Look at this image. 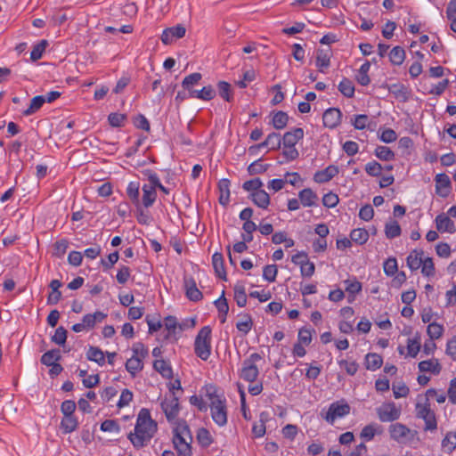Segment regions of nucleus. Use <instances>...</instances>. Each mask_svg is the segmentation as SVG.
<instances>
[{
	"instance_id": "nucleus-40",
	"label": "nucleus",
	"mask_w": 456,
	"mask_h": 456,
	"mask_svg": "<svg viewBox=\"0 0 456 456\" xmlns=\"http://www.w3.org/2000/svg\"><path fill=\"white\" fill-rule=\"evenodd\" d=\"M234 299L240 307L246 305L247 295L243 285L236 284L234 286Z\"/></svg>"
},
{
	"instance_id": "nucleus-48",
	"label": "nucleus",
	"mask_w": 456,
	"mask_h": 456,
	"mask_svg": "<svg viewBox=\"0 0 456 456\" xmlns=\"http://www.w3.org/2000/svg\"><path fill=\"white\" fill-rule=\"evenodd\" d=\"M376 156L381 160H392L395 158V153L386 146H379L375 151Z\"/></svg>"
},
{
	"instance_id": "nucleus-9",
	"label": "nucleus",
	"mask_w": 456,
	"mask_h": 456,
	"mask_svg": "<svg viewBox=\"0 0 456 456\" xmlns=\"http://www.w3.org/2000/svg\"><path fill=\"white\" fill-rule=\"evenodd\" d=\"M161 408L168 420L174 419L179 411L178 398L173 395L171 399H165L161 403Z\"/></svg>"
},
{
	"instance_id": "nucleus-5",
	"label": "nucleus",
	"mask_w": 456,
	"mask_h": 456,
	"mask_svg": "<svg viewBox=\"0 0 456 456\" xmlns=\"http://www.w3.org/2000/svg\"><path fill=\"white\" fill-rule=\"evenodd\" d=\"M378 417L382 422H392L397 420L401 416V409L394 403H383L376 410Z\"/></svg>"
},
{
	"instance_id": "nucleus-4",
	"label": "nucleus",
	"mask_w": 456,
	"mask_h": 456,
	"mask_svg": "<svg viewBox=\"0 0 456 456\" xmlns=\"http://www.w3.org/2000/svg\"><path fill=\"white\" fill-rule=\"evenodd\" d=\"M259 360H261V356L257 353L252 354L248 359L244 360L240 378L248 382H254L259 374L258 368L256 365V362Z\"/></svg>"
},
{
	"instance_id": "nucleus-39",
	"label": "nucleus",
	"mask_w": 456,
	"mask_h": 456,
	"mask_svg": "<svg viewBox=\"0 0 456 456\" xmlns=\"http://www.w3.org/2000/svg\"><path fill=\"white\" fill-rule=\"evenodd\" d=\"M350 239L352 241L362 245L368 240L369 233L362 228L354 229L350 233Z\"/></svg>"
},
{
	"instance_id": "nucleus-63",
	"label": "nucleus",
	"mask_w": 456,
	"mask_h": 456,
	"mask_svg": "<svg viewBox=\"0 0 456 456\" xmlns=\"http://www.w3.org/2000/svg\"><path fill=\"white\" fill-rule=\"evenodd\" d=\"M265 144H268L271 150H276L281 147V140L279 134L272 133L265 139Z\"/></svg>"
},
{
	"instance_id": "nucleus-49",
	"label": "nucleus",
	"mask_w": 456,
	"mask_h": 456,
	"mask_svg": "<svg viewBox=\"0 0 456 456\" xmlns=\"http://www.w3.org/2000/svg\"><path fill=\"white\" fill-rule=\"evenodd\" d=\"M432 411L428 398H425L423 402L419 401L416 404V416L420 419Z\"/></svg>"
},
{
	"instance_id": "nucleus-41",
	"label": "nucleus",
	"mask_w": 456,
	"mask_h": 456,
	"mask_svg": "<svg viewBox=\"0 0 456 456\" xmlns=\"http://www.w3.org/2000/svg\"><path fill=\"white\" fill-rule=\"evenodd\" d=\"M201 77L202 76L199 72L190 74L183 78L182 86L190 92V90H193L192 86L198 84Z\"/></svg>"
},
{
	"instance_id": "nucleus-21",
	"label": "nucleus",
	"mask_w": 456,
	"mask_h": 456,
	"mask_svg": "<svg viewBox=\"0 0 456 456\" xmlns=\"http://www.w3.org/2000/svg\"><path fill=\"white\" fill-rule=\"evenodd\" d=\"M62 286V283L59 280H53L49 287L52 289V292L48 295L47 304L48 305H56L61 298V292L59 289Z\"/></svg>"
},
{
	"instance_id": "nucleus-35",
	"label": "nucleus",
	"mask_w": 456,
	"mask_h": 456,
	"mask_svg": "<svg viewBox=\"0 0 456 456\" xmlns=\"http://www.w3.org/2000/svg\"><path fill=\"white\" fill-rule=\"evenodd\" d=\"M382 357L378 354H368L365 357L366 368L375 370L382 365Z\"/></svg>"
},
{
	"instance_id": "nucleus-62",
	"label": "nucleus",
	"mask_w": 456,
	"mask_h": 456,
	"mask_svg": "<svg viewBox=\"0 0 456 456\" xmlns=\"http://www.w3.org/2000/svg\"><path fill=\"white\" fill-rule=\"evenodd\" d=\"M369 118L367 115L361 114L354 116L352 125L355 129L362 130L368 126Z\"/></svg>"
},
{
	"instance_id": "nucleus-33",
	"label": "nucleus",
	"mask_w": 456,
	"mask_h": 456,
	"mask_svg": "<svg viewBox=\"0 0 456 456\" xmlns=\"http://www.w3.org/2000/svg\"><path fill=\"white\" fill-rule=\"evenodd\" d=\"M142 362L137 356H132L126 362V369L129 373H131L132 376H134L136 372L142 369Z\"/></svg>"
},
{
	"instance_id": "nucleus-54",
	"label": "nucleus",
	"mask_w": 456,
	"mask_h": 456,
	"mask_svg": "<svg viewBox=\"0 0 456 456\" xmlns=\"http://www.w3.org/2000/svg\"><path fill=\"white\" fill-rule=\"evenodd\" d=\"M67 339V330L60 326L56 329L54 335L52 337V341L59 346H63Z\"/></svg>"
},
{
	"instance_id": "nucleus-36",
	"label": "nucleus",
	"mask_w": 456,
	"mask_h": 456,
	"mask_svg": "<svg viewBox=\"0 0 456 456\" xmlns=\"http://www.w3.org/2000/svg\"><path fill=\"white\" fill-rule=\"evenodd\" d=\"M267 419V413L262 412L260 419L253 425L252 432L256 437H262L265 434V421Z\"/></svg>"
},
{
	"instance_id": "nucleus-46",
	"label": "nucleus",
	"mask_w": 456,
	"mask_h": 456,
	"mask_svg": "<svg viewBox=\"0 0 456 456\" xmlns=\"http://www.w3.org/2000/svg\"><path fill=\"white\" fill-rule=\"evenodd\" d=\"M427 332L430 337V339H438L443 335L444 328L436 322H432L428 326Z\"/></svg>"
},
{
	"instance_id": "nucleus-44",
	"label": "nucleus",
	"mask_w": 456,
	"mask_h": 456,
	"mask_svg": "<svg viewBox=\"0 0 456 456\" xmlns=\"http://www.w3.org/2000/svg\"><path fill=\"white\" fill-rule=\"evenodd\" d=\"M219 95L227 102L232 99L231 85L225 81H219L217 84Z\"/></svg>"
},
{
	"instance_id": "nucleus-22",
	"label": "nucleus",
	"mask_w": 456,
	"mask_h": 456,
	"mask_svg": "<svg viewBox=\"0 0 456 456\" xmlns=\"http://www.w3.org/2000/svg\"><path fill=\"white\" fill-rule=\"evenodd\" d=\"M218 190L220 192L219 203L227 206L230 201V181L223 178L218 183Z\"/></svg>"
},
{
	"instance_id": "nucleus-28",
	"label": "nucleus",
	"mask_w": 456,
	"mask_h": 456,
	"mask_svg": "<svg viewBox=\"0 0 456 456\" xmlns=\"http://www.w3.org/2000/svg\"><path fill=\"white\" fill-rule=\"evenodd\" d=\"M330 49H318L316 66L320 69V71H323L322 68H328L330 66Z\"/></svg>"
},
{
	"instance_id": "nucleus-26",
	"label": "nucleus",
	"mask_w": 456,
	"mask_h": 456,
	"mask_svg": "<svg viewBox=\"0 0 456 456\" xmlns=\"http://www.w3.org/2000/svg\"><path fill=\"white\" fill-rule=\"evenodd\" d=\"M86 358L89 361L97 362L101 366L105 362L104 353L99 347L94 346H89L86 352Z\"/></svg>"
},
{
	"instance_id": "nucleus-10",
	"label": "nucleus",
	"mask_w": 456,
	"mask_h": 456,
	"mask_svg": "<svg viewBox=\"0 0 456 456\" xmlns=\"http://www.w3.org/2000/svg\"><path fill=\"white\" fill-rule=\"evenodd\" d=\"M341 116L342 114L338 109L330 108L323 113V125L326 127L334 128L340 123Z\"/></svg>"
},
{
	"instance_id": "nucleus-61",
	"label": "nucleus",
	"mask_w": 456,
	"mask_h": 456,
	"mask_svg": "<svg viewBox=\"0 0 456 456\" xmlns=\"http://www.w3.org/2000/svg\"><path fill=\"white\" fill-rule=\"evenodd\" d=\"M383 268L387 275L393 276L397 272L396 259L394 257L388 258L385 261Z\"/></svg>"
},
{
	"instance_id": "nucleus-45",
	"label": "nucleus",
	"mask_w": 456,
	"mask_h": 456,
	"mask_svg": "<svg viewBox=\"0 0 456 456\" xmlns=\"http://www.w3.org/2000/svg\"><path fill=\"white\" fill-rule=\"evenodd\" d=\"M442 446L448 452H452L456 448V432H449L442 441Z\"/></svg>"
},
{
	"instance_id": "nucleus-52",
	"label": "nucleus",
	"mask_w": 456,
	"mask_h": 456,
	"mask_svg": "<svg viewBox=\"0 0 456 456\" xmlns=\"http://www.w3.org/2000/svg\"><path fill=\"white\" fill-rule=\"evenodd\" d=\"M69 247V241L66 239L56 241L53 245L54 250L53 255L56 257H61Z\"/></svg>"
},
{
	"instance_id": "nucleus-31",
	"label": "nucleus",
	"mask_w": 456,
	"mask_h": 456,
	"mask_svg": "<svg viewBox=\"0 0 456 456\" xmlns=\"http://www.w3.org/2000/svg\"><path fill=\"white\" fill-rule=\"evenodd\" d=\"M77 425V420L73 415L64 416L61 422V428L65 434H69L76 430Z\"/></svg>"
},
{
	"instance_id": "nucleus-16",
	"label": "nucleus",
	"mask_w": 456,
	"mask_h": 456,
	"mask_svg": "<svg viewBox=\"0 0 456 456\" xmlns=\"http://www.w3.org/2000/svg\"><path fill=\"white\" fill-rule=\"evenodd\" d=\"M298 197L304 207H313L316 205L318 196L310 188H305L299 191Z\"/></svg>"
},
{
	"instance_id": "nucleus-51",
	"label": "nucleus",
	"mask_w": 456,
	"mask_h": 456,
	"mask_svg": "<svg viewBox=\"0 0 456 456\" xmlns=\"http://www.w3.org/2000/svg\"><path fill=\"white\" fill-rule=\"evenodd\" d=\"M139 183L131 182L127 186V195L136 206H139Z\"/></svg>"
},
{
	"instance_id": "nucleus-32",
	"label": "nucleus",
	"mask_w": 456,
	"mask_h": 456,
	"mask_svg": "<svg viewBox=\"0 0 456 456\" xmlns=\"http://www.w3.org/2000/svg\"><path fill=\"white\" fill-rule=\"evenodd\" d=\"M405 59V52L401 46H395L389 53V60L394 65H401Z\"/></svg>"
},
{
	"instance_id": "nucleus-60",
	"label": "nucleus",
	"mask_w": 456,
	"mask_h": 456,
	"mask_svg": "<svg viewBox=\"0 0 456 456\" xmlns=\"http://www.w3.org/2000/svg\"><path fill=\"white\" fill-rule=\"evenodd\" d=\"M220 314L227 315L229 311V305L224 297V291L223 290L221 297L214 302Z\"/></svg>"
},
{
	"instance_id": "nucleus-42",
	"label": "nucleus",
	"mask_w": 456,
	"mask_h": 456,
	"mask_svg": "<svg viewBox=\"0 0 456 456\" xmlns=\"http://www.w3.org/2000/svg\"><path fill=\"white\" fill-rule=\"evenodd\" d=\"M289 116L283 111H278L273 118V125L276 129H282L287 126Z\"/></svg>"
},
{
	"instance_id": "nucleus-43",
	"label": "nucleus",
	"mask_w": 456,
	"mask_h": 456,
	"mask_svg": "<svg viewBox=\"0 0 456 456\" xmlns=\"http://www.w3.org/2000/svg\"><path fill=\"white\" fill-rule=\"evenodd\" d=\"M48 45L47 40H41L38 44H37L30 53V59L33 61L39 60L42 57L43 53L45 52L46 46Z\"/></svg>"
},
{
	"instance_id": "nucleus-50",
	"label": "nucleus",
	"mask_w": 456,
	"mask_h": 456,
	"mask_svg": "<svg viewBox=\"0 0 456 456\" xmlns=\"http://www.w3.org/2000/svg\"><path fill=\"white\" fill-rule=\"evenodd\" d=\"M174 432L177 433L178 436H183L192 442V436L191 434L189 426L186 424L184 420H180L177 422V425L174 430Z\"/></svg>"
},
{
	"instance_id": "nucleus-38",
	"label": "nucleus",
	"mask_w": 456,
	"mask_h": 456,
	"mask_svg": "<svg viewBox=\"0 0 456 456\" xmlns=\"http://www.w3.org/2000/svg\"><path fill=\"white\" fill-rule=\"evenodd\" d=\"M339 92L346 97L351 98L354 94V86L348 78H344L338 85Z\"/></svg>"
},
{
	"instance_id": "nucleus-1",
	"label": "nucleus",
	"mask_w": 456,
	"mask_h": 456,
	"mask_svg": "<svg viewBox=\"0 0 456 456\" xmlns=\"http://www.w3.org/2000/svg\"><path fill=\"white\" fill-rule=\"evenodd\" d=\"M157 432V423L151 419L149 410L142 409L137 416L134 432L128 436L135 448L145 446Z\"/></svg>"
},
{
	"instance_id": "nucleus-15",
	"label": "nucleus",
	"mask_w": 456,
	"mask_h": 456,
	"mask_svg": "<svg viewBox=\"0 0 456 456\" xmlns=\"http://www.w3.org/2000/svg\"><path fill=\"white\" fill-rule=\"evenodd\" d=\"M216 93L210 85L204 86L201 90H190L191 98H197L203 101H210L215 98Z\"/></svg>"
},
{
	"instance_id": "nucleus-8",
	"label": "nucleus",
	"mask_w": 456,
	"mask_h": 456,
	"mask_svg": "<svg viewBox=\"0 0 456 456\" xmlns=\"http://www.w3.org/2000/svg\"><path fill=\"white\" fill-rule=\"evenodd\" d=\"M350 412V406L347 403L339 404L333 403L330 404L324 419L330 424H333L337 418H342Z\"/></svg>"
},
{
	"instance_id": "nucleus-3",
	"label": "nucleus",
	"mask_w": 456,
	"mask_h": 456,
	"mask_svg": "<svg viewBox=\"0 0 456 456\" xmlns=\"http://www.w3.org/2000/svg\"><path fill=\"white\" fill-rule=\"evenodd\" d=\"M210 335L211 329L205 326L199 331L195 339V354L204 361L210 355Z\"/></svg>"
},
{
	"instance_id": "nucleus-11",
	"label": "nucleus",
	"mask_w": 456,
	"mask_h": 456,
	"mask_svg": "<svg viewBox=\"0 0 456 456\" xmlns=\"http://www.w3.org/2000/svg\"><path fill=\"white\" fill-rule=\"evenodd\" d=\"M436 193L445 198L450 193V185H451V180L449 176L446 174H438L436 175Z\"/></svg>"
},
{
	"instance_id": "nucleus-37",
	"label": "nucleus",
	"mask_w": 456,
	"mask_h": 456,
	"mask_svg": "<svg viewBox=\"0 0 456 456\" xmlns=\"http://www.w3.org/2000/svg\"><path fill=\"white\" fill-rule=\"evenodd\" d=\"M385 233L388 239H394L400 236L401 227L396 221L391 220L386 224Z\"/></svg>"
},
{
	"instance_id": "nucleus-20",
	"label": "nucleus",
	"mask_w": 456,
	"mask_h": 456,
	"mask_svg": "<svg viewBox=\"0 0 456 456\" xmlns=\"http://www.w3.org/2000/svg\"><path fill=\"white\" fill-rule=\"evenodd\" d=\"M419 370L421 372H431L433 374H439L442 367L439 363L438 359H430L426 361H421L419 362Z\"/></svg>"
},
{
	"instance_id": "nucleus-58",
	"label": "nucleus",
	"mask_w": 456,
	"mask_h": 456,
	"mask_svg": "<svg viewBox=\"0 0 456 456\" xmlns=\"http://www.w3.org/2000/svg\"><path fill=\"white\" fill-rule=\"evenodd\" d=\"M344 283L346 286V291L348 292L350 295H354L359 293L362 290V283L355 279L354 281L351 280H346L344 281Z\"/></svg>"
},
{
	"instance_id": "nucleus-30",
	"label": "nucleus",
	"mask_w": 456,
	"mask_h": 456,
	"mask_svg": "<svg viewBox=\"0 0 456 456\" xmlns=\"http://www.w3.org/2000/svg\"><path fill=\"white\" fill-rule=\"evenodd\" d=\"M61 352L59 349H53L45 353L41 357V362L46 366L55 364L61 359Z\"/></svg>"
},
{
	"instance_id": "nucleus-29",
	"label": "nucleus",
	"mask_w": 456,
	"mask_h": 456,
	"mask_svg": "<svg viewBox=\"0 0 456 456\" xmlns=\"http://www.w3.org/2000/svg\"><path fill=\"white\" fill-rule=\"evenodd\" d=\"M153 368L155 370L159 372L164 378L171 379L173 376V370L170 365L164 360H156L153 362Z\"/></svg>"
},
{
	"instance_id": "nucleus-55",
	"label": "nucleus",
	"mask_w": 456,
	"mask_h": 456,
	"mask_svg": "<svg viewBox=\"0 0 456 456\" xmlns=\"http://www.w3.org/2000/svg\"><path fill=\"white\" fill-rule=\"evenodd\" d=\"M277 273L278 269L275 265H268L264 267L263 277L269 282H273L276 279Z\"/></svg>"
},
{
	"instance_id": "nucleus-47",
	"label": "nucleus",
	"mask_w": 456,
	"mask_h": 456,
	"mask_svg": "<svg viewBox=\"0 0 456 456\" xmlns=\"http://www.w3.org/2000/svg\"><path fill=\"white\" fill-rule=\"evenodd\" d=\"M197 440L204 447H207L212 444L211 435L209 431L204 428H201L198 430Z\"/></svg>"
},
{
	"instance_id": "nucleus-25",
	"label": "nucleus",
	"mask_w": 456,
	"mask_h": 456,
	"mask_svg": "<svg viewBox=\"0 0 456 456\" xmlns=\"http://www.w3.org/2000/svg\"><path fill=\"white\" fill-rule=\"evenodd\" d=\"M250 198L256 205L262 208H266L270 204L268 193L261 189L252 192Z\"/></svg>"
},
{
	"instance_id": "nucleus-12",
	"label": "nucleus",
	"mask_w": 456,
	"mask_h": 456,
	"mask_svg": "<svg viewBox=\"0 0 456 456\" xmlns=\"http://www.w3.org/2000/svg\"><path fill=\"white\" fill-rule=\"evenodd\" d=\"M338 174V167L330 165L324 168L323 170L316 172L314 175V180L318 183H324L330 181Z\"/></svg>"
},
{
	"instance_id": "nucleus-6",
	"label": "nucleus",
	"mask_w": 456,
	"mask_h": 456,
	"mask_svg": "<svg viewBox=\"0 0 456 456\" xmlns=\"http://www.w3.org/2000/svg\"><path fill=\"white\" fill-rule=\"evenodd\" d=\"M186 28L183 25L178 24L175 27L167 28L163 30L160 39L164 45H171L175 39L183 38L185 36Z\"/></svg>"
},
{
	"instance_id": "nucleus-23",
	"label": "nucleus",
	"mask_w": 456,
	"mask_h": 456,
	"mask_svg": "<svg viewBox=\"0 0 456 456\" xmlns=\"http://www.w3.org/2000/svg\"><path fill=\"white\" fill-rule=\"evenodd\" d=\"M382 432H383V428L381 426H379L376 423H371V424L365 426L362 429L360 436H361V438H362L366 441H370L373 439L375 435H377V434L379 435Z\"/></svg>"
},
{
	"instance_id": "nucleus-13",
	"label": "nucleus",
	"mask_w": 456,
	"mask_h": 456,
	"mask_svg": "<svg viewBox=\"0 0 456 456\" xmlns=\"http://www.w3.org/2000/svg\"><path fill=\"white\" fill-rule=\"evenodd\" d=\"M184 288L187 297L191 301H199L202 298V293L198 289L196 282L191 277L184 278Z\"/></svg>"
},
{
	"instance_id": "nucleus-53",
	"label": "nucleus",
	"mask_w": 456,
	"mask_h": 456,
	"mask_svg": "<svg viewBox=\"0 0 456 456\" xmlns=\"http://www.w3.org/2000/svg\"><path fill=\"white\" fill-rule=\"evenodd\" d=\"M101 430L110 433H119L120 428L117 420L106 419L101 425Z\"/></svg>"
},
{
	"instance_id": "nucleus-56",
	"label": "nucleus",
	"mask_w": 456,
	"mask_h": 456,
	"mask_svg": "<svg viewBox=\"0 0 456 456\" xmlns=\"http://www.w3.org/2000/svg\"><path fill=\"white\" fill-rule=\"evenodd\" d=\"M421 273L425 276H434L435 274V265L432 258L427 257L423 258V263L421 265Z\"/></svg>"
},
{
	"instance_id": "nucleus-18",
	"label": "nucleus",
	"mask_w": 456,
	"mask_h": 456,
	"mask_svg": "<svg viewBox=\"0 0 456 456\" xmlns=\"http://www.w3.org/2000/svg\"><path fill=\"white\" fill-rule=\"evenodd\" d=\"M212 265L216 274L222 280L226 281V272L224 265V257L221 253L216 252L212 256Z\"/></svg>"
},
{
	"instance_id": "nucleus-34",
	"label": "nucleus",
	"mask_w": 456,
	"mask_h": 456,
	"mask_svg": "<svg viewBox=\"0 0 456 456\" xmlns=\"http://www.w3.org/2000/svg\"><path fill=\"white\" fill-rule=\"evenodd\" d=\"M45 103V99L43 95H37L31 99L30 104L27 110L23 111V115L30 116L37 112L42 105Z\"/></svg>"
},
{
	"instance_id": "nucleus-27",
	"label": "nucleus",
	"mask_w": 456,
	"mask_h": 456,
	"mask_svg": "<svg viewBox=\"0 0 456 456\" xmlns=\"http://www.w3.org/2000/svg\"><path fill=\"white\" fill-rule=\"evenodd\" d=\"M142 204L145 208L151 207L157 197L156 190L152 185H143L142 186Z\"/></svg>"
},
{
	"instance_id": "nucleus-7",
	"label": "nucleus",
	"mask_w": 456,
	"mask_h": 456,
	"mask_svg": "<svg viewBox=\"0 0 456 456\" xmlns=\"http://www.w3.org/2000/svg\"><path fill=\"white\" fill-rule=\"evenodd\" d=\"M389 433L391 438L398 443L405 442L407 439L413 436V432L405 425L401 423L390 425Z\"/></svg>"
},
{
	"instance_id": "nucleus-19",
	"label": "nucleus",
	"mask_w": 456,
	"mask_h": 456,
	"mask_svg": "<svg viewBox=\"0 0 456 456\" xmlns=\"http://www.w3.org/2000/svg\"><path fill=\"white\" fill-rule=\"evenodd\" d=\"M304 137V130L302 128H294L285 133L283 136V146H295L297 142Z\"/></svg>"
},
{
	"instance_id": "nucleus-64",
	"label": "nucleus",
	"mask_w": 456,
	"mask_h": 456,
	"mask_svg": "<svg viewBox=\"0 0 456 456\" xmlns=\"http://www.w3.org/2000/svg\"><path fill=\"white\" fill-rule=\"evenodd\" d=\"M445 353L452 360H456V335L448 340Z\"/></svg>"
},
{
	"instance_id": "nucleus-59",
	"label": "nucleus",
	"mask_w": 456,
	"mask_h": 456,
	"mask_svg": "<svg viewBox=\"0 0 456 456\" xmlns=\"http://www.w3.org/2000/svg\"><path fill=\"white\" fill-rule=\"evenodd\" d=\"M268 167V164H263L260 162V160H256L248 166V171L250 175L262 174L265 172Z\"/></svg>"
},
{
	"instance_id": "nucleus-2",
	"label": "nucleus",
	"mask_w": 456,
	"mask_h": 456,
	"mask_svg": "<svg viewBox=\"0 0 456 456\" xmlns=\"http://www.w3.org/2000/svg\"><path fill=\"white\" fill-rule=\"evenodd\" d=\"M215 393L216 389L214 387L208 389L207 395L211 401L210 409L212 419L218 426H224L227 422L226 406L224 401Z\"/></svg>"
},
{
	"instance_id": "nucleus-24",
	"label": "nucleus",
	"mask_w": 456,
	"mask_h": 456,
	"mask_svg": "<svg viewBox=\"0 0 456 456\" xmlns=\"http://www.w3.org/2000/svg\"><path fill=\"white\" fill-rule=\"evenodd\" d=\"M106 317V314L97 311L94 314H86L82 322L86 329H92L97 322H102Z\"/></svg>"
},
{
	"instance_id": "nucleus-57",
	"label": "nucleus",
	"mask_w": 456,
	"mask_h": 456,
	"mask_svg": "<svg viewBox=\"0 0 456 456\" xmlns=\"http://www.w3.org/2000/svg\"><path fill=\"white\" fill-rule=\"evenodd\" d=\"M126 119V115L121 113H110L108 118L110 125L114 127L122 126Z\"/></svg>"
},
{
	"instance_id": "nucleus-14",
	"label": "nucleus",
	"mask_w": 456,
	"mask_h": 456,
	"mask_svg": "<svg viewBox=\"0 0 456 456\" xmlns=\"http://www.w3.org/2000/svg\"><path fill=\"white\" fill-rule=\"evenodd\" d=\"M436 229L442 232L453 233L456 232L454 223L450 219L449 216L442 214L436 217Z\"/></svg>"
},
{
	"instance_id": "nucleus-17",
	"label": "nucleus",
	"mask_w": 456,
	"mask_h": 456,
	"mask_svg": "<svg viewBox=\"0 0 456 456\" xmlns=\"http://www.w3.org/2000/svg\"><path fill=\"white\" fill-rule=\"evenodd\" d=\"M423 251L420 250H417V249H414L412 250L409 256H407L406 258V263H407V266L411 270V271H416L418 270L419 268H420L422 263H423Z\"/></svg>"
}]
</instances>
